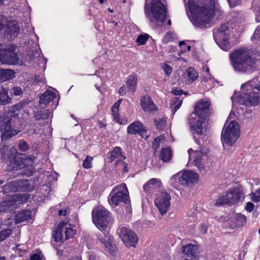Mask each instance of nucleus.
<instances>
[{"mask_svg": "<svg viewBox=\"0 0 260 260\" xmlns=\"http://www.w3.org/2000/svg\"><path fill=\"white\" fill-rule=\"evenodd\" d=\"M143 129L144 126L142 123L140 121H136L132 123L127 127V131L128 134L135 135L142 132V130Z\"/></svg>", "mask_w": 260, "mask_h": 260, "instance_id": "bb28decb", "label": "nucleus"}, {"mask_svg": "<svg viewBox=\"0 0 260 260\" xmlns=\"http://www.w3.org/2000/svg\"><path fill=\"white\" fill-rule=\"evenodd\" d=\"M66 223L63 222V231L65 230L64 234H65V240L72 238L76 234L75 230H74L72 228L64 226ZM67 226V225H66Z\"/></svg>", "mask_w": 260, "mask_h": 260, "instance_id": "58836bf2", "label": "nucleus"}, {"mask_svg": "<svg viewBox=\"0 0 260 260\" xmlns=\"http://www.w3.org/2000/svg\"><path fill=\"white\" fill-rule=\"evenodd\" d=\"M245 193L243 187L236 183L230 189L226 195H242Z\"/></svg>", "mask_w": 260, "mask_h": 260, "instance_id": "473e14b6", "label": "nucleus"}, {"mask_svg": "<svg viewBox=\"0 0 260 260\" xmlns=\"http://www.w3.org/2000/svg\"><path fill=\"white\" fill-rule=\"evenodd\" d=\"M173 39V34L171 31H168L166 33L162 39V42L164 43H167Z\"/></svg>", "mask_w": 260, "mask_h": 260, "instance_id": "09e8293b", "label": "nucleus"}, {"mask_svg": "<svg viewBox=\"0 0 260 260\" xmlns=\"http://www.w3.org/2000/svg\"><path fill=\"white\" fill-rule=\"evenodd\" d=\"M117 104L115 103L114 105L113 106L112 108V112H113V115L114 117V118L115 120H117V119H118V114L117 113Z\"/></svg>", "mask_w": 260, "mask_h": 260, "instance_id": "13d9d810", "label": "nucleus"}, {"mask_svg": "<svg viewBox=\"0 0 260 260\" xmlns=\"http://www.w3.org/2000/svg\"><path fill=\"white\" fill-rule=\"evenodd\" d=\"M154 122L156 126V128L159 130H162L166 126V121L164 118H159L158 119H155Z\"/></svg>", "mask_w": 260, "mask_h": 260, "instance_id": "79ce46f5", "label": "nucleus"}, {"mask_svg": "<svg viewBox=\"0 0 260 260\" xmlns=\"http://www.w3.org/2000/svg\"><path fill=\"white\" fill-rule=\"evenodd\" d=\"M153 188L158 189V191L161 193V195H169L170 194L169 192L162 190L161 183L158 179L152 178L143 185V189L146 193H150Z\"/></svg>", "mask_w": 260, "mask_h": 260, "instance_id": "f3484780", "label": "nucleus"}, {"mask_svg": "<svg viewBox=\"0 0 260 260\" xmlns=\"http://www.w3.org/2000/svg\"><path fill=\"white\" fill-rule=\"evenodd\" d=\"M232 66L236 72L251 73L258 68L260 60L252 58L248 50L241 48L236 50L230 55Z\"/></svg>", "mask_w": 260, "mask_h": 260, "instance_id": "7ed1b4c3", "label": "nucleus"}, {"mask_svg": "<svg viewBox=\"0 0 260 260\" xmlns=\"http://www.w3.org/2000/svg\"><path fill=\"white\" fill-rule=\"evenodd\" d=\"M172 92L175 95H180L183 93V91L181 89H175L172 91Z\"/></svg>", "mask_w": 260, "mask_h": 260, "instance_id": "69168bd1", "label": "nucleus"}, {"mask_svg": "<svg viewBox=\"0 0 260 260\" xmlns=\"http://www.w3.org/2000/svg\"><path fill=\"white\" fill-rule=\"evenodd\" d=\"M137 78L135 75H131L128 77L126 83L128 91L134 93L137 86Z\"/></svg>", "mask_w": 260, "mask_h": 260, "instance_id": "c756f323", "label": "nucleus"}, {"mask_svg": "<svg viewBox=\"0 0 260 260\" xmlns=\"http://www.w3.org/2000/svg\"><path fill=\"white\" fill-rule=\"evenodd\" d=\"M30 196H11L10 201L7 202H4L3 207L7 206L9 207L16 208L19 204H22L25 203L29 199Z\"/></svg>", "mask_w": 260, "mask_h": 260, "instance_id": "412c9836", "label": "nucleus"}, {"mask_svg": "<svg viewBox=\"0 0 260 260\" xmlns=\"http://www.w3.org/2000/svg\"><path fill=\"white\" fill-rule=\"evenodd\" d=\"M41 191L43 195H47L53 192V189H52L51 185L48 183L43 185L41 188Z\"/></svg>", "mask_w": 260, "mask_h": 260, "instance_id": "c03bdc74", "label": "nucleus"}, {"mask_svg": "<svg viewBox=\"0 0 260 260\" xmlns=\"http://www.w3.org/2000/svg\"><path fill=\"white\" fill-rule=\"evenodd\" d=\"M63 222L59 223L58 224L57 230H54V234H53V237L54 239V240L56 242L63 243L65 240V238H64L63 236Z\"/></svg>", "mask_w": 260, "mask_h": 260, "instance_id": "c85d7f7f", "label": "nucleus"}, {"mask_svg": "<svg viewBox=\"0 0 260 260\" xmlns=\"http://www.w3.org/2000/svg\"><path fill=\"white\" fill-rule=\"evenodd\" d=\"M30 260H42V257L39 254H34L30 257Z\"/></svg>", "mask_w": 260, "mask_h": 260, "instance_id": "e2e57ef3", "label": "nucleus"}, {"mask_svg": "<svg viewBox=\"0 0 260 260\" xmlns=\"http://www.w3.org/2000/svg\"><path fill=\"white\" fill-rule=\"evenodd\" d=\"M251 200L255 203L258 202L260 201V196H252Z\"/></svg>", "mask_w": 260, "mask_h": 260, "instance_id": "774afa93", "label": "nucleus"}, {"mask_svg": "<svg viewBox=\"0 0 260 260\" xmlns=\"http://www.w3.org/2000/svg\"><path fill=\"white\" fill-rule=\"evenodd\" d=\"M234 203V200L233 198H230L229 196H221L219 198H218L215 205L218 207L228 205L230 206Z\"/></svg>", "mask_w": 260, "mask_h": 260, "instance_id": "2f4dec72", "label": "nucleus"}, {"mask_svg": "<svg viewBox=\"0 0 260 260\" xmlns=\"http://www.w3.org/2000/svg\"><path fill=\"white\" fill-rule=\"evenodd\" d=\"M198 76V73L192 67L187 69L184 73V78L186 82L188 84L191 83L195 81Z\"/></svg>", "mask_w": 260, "mask_h": 260, "instance_id": "a878e982", "label": "nucleus"}, {"mask_svg": "<svg viewBox=\"0 0 260 260\" xmlns=\"http://www.w3.org/2000/svg\"><path fill=\"white\" fill-rule=\"evenodd\" d=\"M13 91L14 94L16 96L20 95L23 93L21 88L18 86L14 87Z\"/></svg>", "mask_w": 260, "mask_h": 260, "instance_id": "5fc2aeb1", "label": "nucleus"}, {"mask_svg": "<svg viewBox=\"0 0 260 260\" xmlns=\"http://www.w3.org/2000/svg\"><path fill=\"white\" fill-rule=\"evenodd\" d=\"M251 40L253 43H260V25L256 27Z\"/></svg>", "mask_w": 260, "mask_h": 260, "instance_id": "ea45409f", "label": "nucleus"}, {"mask_svg": "<svg viewBox=\"0 0 260 260\" xmlns=\"http://www.w3.org/2000/svg\"><path fill=\"white\" fill-rule=\"evenodd\" d=\"M198 246L192 244H188L182 247V257L195 258L198 257Z\"/></svg>", "mask_w": 260, "mask_h": 260, "instance_id": "aec40b11", "label": "nucleus"}, {"mask_svg": "<svg viewBox=\"0 0 260 260\" xmlns=\"http://www.w3.org/2000/svg\"><path fill=\"white\" fill-rule=\"evenodd\" d=\"M149 38L148 34L140 35L137 39L136 42L138 45H144Z\"/></svg>", "mask_w": 260, "mask_h": 260, "instance_id": "a18cd8bd", "label": "nucleus"}, {"mask_svg": "<svg viewBox=\"0 0 260 260\" xmlns=\"http://www.w3.org/2000/svg\"><path fill=\"white\" fill-rule=\"evenodd\" d=\"M119 94L121 96L124 95L125 94V87L123 86L121 87L119 90Z\"/></svg>", "mask_w": 260, "mask_h": 260, "instance_id": "338daca9", "label": "nucleus"}, {"mask_svg": "<svg viewBox=\"0 0 260 260\" xmlns=\"http://www.w3.org/2000/svg\"><path fill=\"white\" fill-rule=\"evenodd\" d=\"M258 77L254 78L241 85V94L234 93L231 99L233 105L236 104L245 106H256L260 103V84L257 83Z\"/></svg>", "mask_w": 260, "mask_h": 260, "instance_id": "f03ea898", "label": "nucleus"}, {"mask_svg": "<svg viewBox=\"0 0 260 260\" xmlns=\"http://www.w3.org/2000/svg\"><path fill=\"white\" fill-rule=\"evenodd\" d=\"M56 98L54 92L47 90L40 96L39 103L40 105H46L50 102H53Z\"/></svg>", "mask_w": 260, "mask_h": 260, "instance_id": "5701e85b", "label": "nucleus"}, {"mask_svg": "<svg viewBox=\"0 0 260 260\" xmlns=\"http://www.w3.org/2000/svg\"><path fill=\"white\" fill-rule=\"evenodd\" d=\"M3 30L5 35L10 36L11 39L16 38L19 32L18 24L15 20L8 22L6 26L0 23V30Z\"/></svg>", "mask_w": 260, "mask_h": 260, "instance_id": "dca6fc26", "label": "nucleus"}, {"mask_svg": "<svg viewBox=\"0 0 260 260\" xmlns=\"http://www.w3.org/2000/svg\"><path fill=\"white\" fill-rule=\"evenodd\" d=\"M93 158L89 155H87L83 162V167L85 169H88L92 168V161Z\"/></svg>", "mask_w": 260, "mask_h": 260, "instance_id": "37998d69", "label": "nucleus"}, {"mask_svg": "<svg viewBox=\"0 0 260 260\" xmlns=\"http://www.w3.org/2000/svg\"><path fill=\"white\" fill-rule=\"evenodd\" d=\"M188 152L189 155V161L192 160L200 172H204L205 168L202 162L208 159V150L202 148L200 150L194 151L190 148L188 150Z\"/></svg>", "mask_w": 260, "mask_h": 260, "instance_id": "ddd939ff", "label": "nucleus"}, {"mask_svg": "<svg viewBox=\"0 0 260 260\" xmlns=\"http://www.w3.org/2000/svg\"><path fill=\"white\" fill-rule=\"evenodd\" d=\"M117 232L125 246L136 247L138 238L137 235L131 229L126 226H120Z\"/></svg>", "mask_w": 260, "mask_h": 260, "instance_id": "f8f14e48", "label": "nucleus"}, {"mask_svg": "<svg viewBox=\"0 0 260 260\" xmlns=\"http://www.w3.org/2000/svg\"><path fill=\"white\" fill-rule=\"evenodd\" d=\"M160 158L164 162H168L172 159V152L170 148L161 149Z\"/></svg>", "mask_w": 260, "mask_h": 260, "instance_id": "f704fd0d", "label": "nucleus"}, {"mask_svg": "<svg viewBox=\"0 0 260 260\" xmlns=\"http://www.w3.org/2000/svg\"><path fill=\"white\" fill-rule=\"evenodd\" d=\"M88 260H100V258L96 256L92 252H88Z\"/></svg>", "mask_w": 260, "mask_h": 260, "instance_id": "bf43d9fd", "label": "nucleus"}, {"mask_svg": "<svg viewBox=\"0 0 260 260\" xmlns=\"http://www.w3.org/2000/svg\"><path fill=\"white\" fill-rule=\"evenodd\" d=\"M141 104L145 112H150L157 109L156 106L149 96H144L141 98Z\"/></svg>", "mask_w": 260, "mask_h": 260, "instance_id": "4be33fe9", "label": "nucleus"}, {"mask_svg": "<svg viewBox=\"0 0 260 260\" xmlns=\"http://www.w3.org/2000/svg\"><path fill=\"white\" fill-rule=\"evenodd\" d=\"M30 103L28 100H24L11 107L8 113L0 117V133L2 141H6L17 134L12 128L11 121L13 118L17 117L18 111Z\"/></svg>", "mask_w": 260, "mask_h": 260, "instance_id": "20e7f679", "label": "nucleus"}, {"mask_svg": "<svg viewBox=\"0 0 260 260\" xmlns=\"http://www.w3.org/2000/svg\"><path fill=\"white\" fill-rule=\"evenodd\" d=\"M213 78L211 75L209 74V69L207 68L206 70L203 72V81L207 82L208 80L213 81Z\"/></svg>", "mask_w": 260, "mask_h": 260, "instance_id": "de8ad7c7", "label": "nucleus"}, {"mask_svg": "<svg viewBox=\"0 0 260 260\" xmlns=\"http://www.w3.org/2000/svg\"><path fill=\"white\" fill-rule=\"evenodd\" d=\"M125 184H121L113 188L110 195H128Z\"/></svg>", "mask_w": 260, "mask_h": 260, "instance_id": "7c9ffc66", "label": "nucleus"}, {"mask_svg": "<svg viewBox=\"0 0 260 260\" xmlns=\"http://www.w3.org/2000/svg\"><path fill=\"white\" fill-rule=\"evenodd\" d=\"M190 14H188L192 23L196 27H205L209 23L214 11V2L210 1L207 3L202 0H187L186 6Z\"/></svg>", "mask_w": 260, "mask_h": 260, "instance_id": "f257e3e1", "label": "nucleus"}, {"mask_svg": "<svg viewBox=\"0 0 260 260\" xmlns=\"http://www.w3.org/2000/svg\"><path fill=\"white\" fill-rule=\"evenodd\" d=\"M115 165L118 167V169H122L124 172H127V165L125 163L122 159H118L115 162Z\"/></svg>", "mask_w": 260, "mask_h": 260, "instance_id": "49530a36", "label": "nucleus"}, {"mask_svg": "<svg viewBox=\"0 0 260 260\" xmlns=\"http://www.w3.org/2000/svg\"><path fill=\"white\" fill-rule=\"evenodd\" d=\"M173 177L175 179L178 180L181 184L187 186L194 185L199 179L198 174L190 170L179 172L174 175Z\"/></svg>", "mask_w": 260, "mask_h": 260, "instance_id": "4468645a", "label": "nucleus"}, {"mask_svg": "<svg viewBox=\"0 0 260 260\" xmlns=\"http://www.w3.org/2000/svg\"><path fill=\"white\" fill-rule=\"evenodd\" d=\"M101 232L97 234L98 240L105 246L108 250H111L112 248V238L110 236L109 232L105 230H100Z\"/></svg>", "mask_w": 260, "mask_h": 260, "instance_id": "6ab92c4d", "label": "nucleus"}, {"mask_svg": "<svg viewBox=\"0 0 260 260\" xmlns=\"http://www.w3.org/2000/svg\"><path fill=\"white\" fill-rule=\"evenodd\" d=\"M15 77V72L11 69H0V83L13 79Z\"/></svg>", "mask_w": 260, "mask_h": 260, "instance_id": "cd10ccee", "label": "nucleus"}, {"mask_svg": "<svg viewBox=\"0 0 260 260\" xmlns=\"http://www.w3.org/2000/svg\"><path fill=\"white\" fill-rule=\"evenodd\" d=\"M93 223L100 230L106 229L111 221L110 212L103 206L94 208L92 211Z\"/></svg>", "mask_w": 260, "mask_h": 260, "instance_id": "6e6552de", "label": "nucleus"}, {"mask_svg": "<svg viewBox=\"0 0 260 260\" xmlns=\"http://www.w3.org/2000/svg\"><path fill=\"white\" fill-rule=\"evenodd\" d=\"M182 103V99L180 97L173 98L171 102L170 108L171 109L172 114L174 115L179 109Z\"/></svg>", "mask_w": 260, "mask_h": 260, "instance_id": "72a5a7b5", "label": "nucleus"}, {"mask_svg": "<svg viewBox=\"0 0 260 260\" xmlns=\"http://www.w3.org/2000/svg\"><path fill=\"white\" fill-rule=\"evenodd\" d=\"M109 158L112 162L115 158L125 159V157L122 156L121 148L120 147H116L111 152Z\"/></svg>", "mask_w": 260, "mask_h": 260, "instance_id": "4c0bfd02", "label": "nucleus"}, {"mask_svg": "<svg viewBox=\"0 0 260 260\" xmlns=\"http://www.w3.org/2000/svg\"><path fill=\"white\" fill-rule=\"evenodd\" d=\"M129 196H111L108 198V202L111 206H117L120 203L126 204L129 202Z\"/></svg>", "mask_w": 260, "mask_h": 260, "instance_id": "b1692460", "label": "nucleus"}, {"mask_svg": "<svg viewBox=\"0 0 260 260\" xmlns=\"http://www.w3.org/2000/svg\"><path fill=\"white\" fill-rule=\"evenodd\" d=\"M240 136V127L235 121H231L225 127L224 126L221 133V140L224 145L232 146Z\"/></svg>", "mask_w": 260, "mask_h": 260, "instance_id": "1a4fd4ad", "label": "nucleus"}, {"mask_svg": "<svg viewBox=\"0 0 260 260\" xmlns=\"http://www.w3.org/2000/svg\"><path fill=\"white\" fill-rule=\"evenodd\" d=\"M230 34V26L228 23L222 24L218 29L213 31V37L215 42L223 50L227 51L229 43L228 36Z\"/></svg>", "mask_w": 260, "mask_h": 260, "instance_id": "9b49d317", "label": "nucleus"}, {"mask_svg": "<svg viewBox=\"0 0 260 260\" xmlns=\"http://www.w3.org/2000/svg\"><path fill=\"white\" fill-rule=\"evenodd\" d=\"M35 80L37 83H42L45 84L46 82L44 77L43 76H40L39 75L36 76L35 77Z\"/></svg>", "mask_w": 260, "mask_h": 260, "instance_id": "052dcab7", "label": "nucleus"}, {"mask_svg": "<svg viewBox=\"0 0 260 260\" xmlns=\"http://www.w3.org/2000/svg\"><path fill=\"white\" fill-rule=\"evenodd\" d=\"M32 212L29 210H24L20 211L16 215L15 222L16 223L27 221H28L31 218Z\"/></svg>", "mask_w": 260, "mask_h": 260, "instance_id": "393cba45", "label": "nucleus"}, {"mask_svg": "<svg viewBox=\"0 0 260 260\" xmlns=\"http://www.w3.org/2000/svg\"><path fill=\"white\" fill-rule=\"evenodd\" d=\"M162 68L167 75H170L172 72V68L171 67L167 64H164Z\"/></svg>", "mask_w": 260, "mask_h": 260, "instance_id": "864d4df0", "label": "nucleus"}, {"mask_svg": "<svg viewBox=\"0 0 260 260\" xmlns=\"http://www.w3.org/2000/svg\"><path fill=\"white\" fill-rule=\"evenodd\" d=\"M164 137L160 136L156 138L152 143V147L154 149L156 150L159 146V142L162 140Z\"/></svg>", "mask_w": 260, "mask_h": 260, "instance_id": "8fccbe9b", "label": "nucleus"}, {"mask_svg": "<svg viewBox=\"0 0 260 260\" xmlns=\"http://www.w3.org/2000/svg\"><path fill=\"white\" fill-rule=\"evenodd\" d=\"M207 225L205 223H202L199 226L200 232L202 234H205L207 232Z\"/></svg>", "mask_w": 260, "mask_h": 260, "instance_id": "6e6d98bb", "label": "nucleus"}, {"mask_svg": "<svg viewBox=\"0 0 260 260\" xmlns=\"http://www.w3.org/2000/svg\"><path fill=\"white\" fill-rule=\"evenodd\" d=\"M19 148L22 151H26L29 149V147L27 142L22 141L19 144Z\"/></svg>", "mask_w": 260, "mask_h": 260, "instance_id": "3c124183", "label": "nucleus"}, {"mask_svg": "<svg viewBox=\"0 0 260 260\" xmlns=\"http://www.w3.org/2000/svg\"><path fill=\"white\" fill-rule=\"evenodd\" d=\"M210 102L203 100L195 106L194 111L190 115L189 122L192 131L199 135L203 134V124L206 120Z\"/></svg>", "mask_w": 260, "mask_h": 260, "instance_id": "39448f33", "label": "nucleus"}, {"mask_svg": "<svg viewBox=\"0 0 260 260\" xmlns=\"http://www.w3.org/2000/svg\"><path fill=\"white\" fill-rule=\"evenodd\" d=\"M16 46L14 44H0V59L2 63L15 64L18 63L16 52Z\"/></svg>", "mask_w": 260, "mask_h": 260, "instance_id": "9d476101", "label": "nucleus"}, {"mask_svg": "<svg viewBox=\"0 0 260 260\" xmlns=\"http://www.w3.org/2000/svg\"><path fill=\"white\" fill-rule=\"evenodd\" d=\"M254 208V204L251 202H247L246 204V206L245 207L246 210L248 212H251L252 211Z\"/></svg>", "mask_w": 260, "mask_h": 260, "instance_id": "4d7b16f0", "label": "nucleus"}, {"mask_svg": "<svg viewBox=\"0 0 260 260\" xmlns=\"http://www.w3.org/2000/svg\"><path fill=\"white\" fill-rule=\"evenodd\" d=\"M255 20L257 22H260V8H258L255 12Z\"/></svg>", "mask_w": 260, "mask_h": 260, "instance_id": "0e129e2a", "label": "nucleus"}, {"mask_svg": "<svg viewBox=\"0 0 260 260\" xmlns=\"http://www.w3.org/2000/svg\"><path fill=\"white\" fill-rule=\"evenodd\" d=\"M28 184V183L26 180H15L4 186V193L9 191H27L29 190Z\"/></svg>", "mask_w": 260, "mask_h": 260, "instance_id": "2eb2a0df", "label": "nucleus"}, {"mask_svg": "<svg viewBox=\"0 0 260 260\" xmlns=\"http://www.w3.org/2000/svg\"><path fill=\"white\" fill-rule=\"evenodd\" d=\"M40 50L37 49H36L35 50H32L28 54L30 59H34L35 58L39 57L40 55Z\"/></svg>", "mask_w": 260, "mask_h": 260, "instance_id": "603ef678", "label": "nucleus"}, {"mask_svg": "<svg viewBox=\"0 0 260 260\" xmlns=\"http://www.w3.org/2000/svg\"><path fill=\"white\" fill-rule=\"evenodd\" d=\"M11 99L8 95L7 90L2 86L0 89V105H5L9 103Z\"/></svg>", "mask_w": 260, "mask_h": 260, "instance_id": "e433bc0d", "label": "nucleus"}, {"mask_svg": "<svg viewBox=\"0 0 260 260\" xmlns=\"http://www.w3.org/2000/svg\"><path fill=\"white\" fill-rule=\"evenodd\" d=\"M238 220L240 221L242 223L245 222L246 221V217L244 215L241 213L238 214L237 216Z\"/></svg>", "mask_w": 260, "mask_h": 260, "instance_id": "680f3d73", "label": "nucleus"}, {"mask_svg": "<svg viewBox=\"0 0 260 260\" xmlns=\"http://www.w3.org/2000/svg\"><path fill=\"white\" fill-rule=\"evenodd\" d=\"M12 234V230L6 229L0 232V242L8 238Z\"/></svg>", "mask_w": 260, "mask_h": 260, "instance_id": "a19ab883", "label": "nucleus"}, {"mask_svg": "<svg viewBox=\"0 0 260 260\" xmlns=\"http://www.w3.org/2000/svg\"><path fill=\"white\" fill-rule=\"evenodd\" d=\"M170 200L171 196H158L155 200V205L162 215L168 212L170 206Z\"/></svg>", "mask_w": 260, "mask_h": 260, "instance_id": "a211bd4d", "label": "nucleus"}, {"mask_svg": "<svg viewBox=\"0 0 260 260\" xmlns=\"http://www.w3.org/2000/svg\"><path fill=\"white\" fill-rule=\"evenodd\" d=\"M34 114L36 119L40 120L41 119H46L49 118L51 115V112L49 110H46L34 112Z\"/></svg>", "mask_w": 260, "mask_h": 260, "instance_id": "c9c22d12", "label": "nucleus"}, {"mask_svg": "<svg viewBox=\"0 0 260 260\" xmlns=\"http://www.w3.org/2000/svg\"><path fill=\"white\" fill-rule=\"evenodd\" d=\"M165 0H146L144 6L145 14L150 22L153 20L164 22L166 18L167 9Z\"/></svg>", "mask_w": 260, "mask_h": 260, "instance_id": "0eeeda50", "label": "nucleus"}, {"mask_svg": "<svg viewBox=\"0 0 260 260\" xmlns=\"http://www.w3.org/2000/svg\"><path fill=\"white\" fill-rule=\"evenodd\" d=\"M8 151V146L3 145L0 149V153L4 157H8L10 164L12 166L13 170H20L31 166L35 159V157L34 156H27L18 153L14 147H12L10 149V154L7 153Z\"/></svg>", "mask_w": 260, "mask_h": 260, "instance_id": "423d86ee", "label": "nucleus"}]
</instances>
